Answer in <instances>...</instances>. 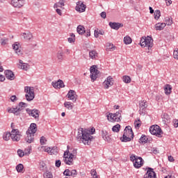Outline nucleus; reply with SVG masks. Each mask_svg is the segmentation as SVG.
Returning <instances> with one entry per match:
<instances>
[{"label":"nucleus","mask_w":178,"mask_h":178,"mask_svg":"<svg viewBox=\"0 0 178 178\" xmlns=\"http://www.w3.org/2000/svg\"><path fill=\"white\" fill-rule=\"evenodd\" d=\"M112 131H114V133H119L120 131V124H116L113 127Z\"/></svg>","instance_id":"obj_40"},{"label":"nucleus","mask_w":178,"mask_h":178,"mask_svg":"<svg viewBox=\"0 0 178 178\" xmlns=\"http://www.w3.org/2000/svg\"><path fill=\"white\" fill-rule=\"evenodd\" d=\"M165 27H166V24L165 23H157L155 24V29L156 30H163V29H165Z\"/></svg>","instance_id":"obj_30"},{"label":"nucleus","mask_w":178,"mask_h":178,"mask_svg":"<svg viewBox=\"0 0 178 178\" xmlns=\"http://www.w3.org/2000/svg\"><path fill=\"white\" fill-rule=\"evenodd\" d=\"M124 43L126 44V45L131 44V38H130V36H125L124 38Z\"/></svg>","instance_id":"obj_37"},{"label":"nucleus","mask_w":178,"mask_h":178,"mask_svg":"<svg viewBox=\"0 0 178 178\" xmlns=\"http://www.w3.org/2000/svg\"><path fill=\"white\" fill-rule=\"evenodd\" d=\"M174 126H175V127H178V120H175V123H174Z\"/></svg>","instance_id":"obj_64"},{"label":"nucleus","mask_w":178,"mask_h":178,"mask_svg":"<svg viewBox=\"0 0 178 178\" xmlns=\"http://www.w3.org/2000/svg\"><path fill=\"white\" fill-rule=\"evenodd\" d=\"M130 161L134 162V166L136 169H140L144 165V160L140 156H136V154L130 155Z\"/></svg>","instance_id":"obj_6"},{"label":"nucleus","mask_w":178,"mask_h":178,"mask_svg":"<svg viewBox=\"0 0 178 178\" xmlns=\"http://www.w3.org/2000/svg\"><path fill=\"white\" fill-rule=\"evenodd\" d=\"M26 106H27V104L21 102L19 104V106H17V107H18V108H21V109H23V108H26Z\"/></svg>","instance_id":"obj_50"},{"label":"nucleus","mask_w":178,"mask_h":178,"mask_svg":"<svg viewBox=\"0 0 178 178\" xmlns=\"http://www.w3.org/2000/svg\"><path fill=\"white\" fill-rule=\"evenodd\" d=\"M71 176H73V177H76V176H77V170H72L71 171Z\"/></svg>","instance_id":"obj_53"},{"label":"nucleus","mask_w":178,"mask_h":178,"mask_svg":"<svg viewBox=\"0 0 178 178\" xmlns=\"http://www.w3.org/2000/svg\"><path fill=\"white\" fill-rule=\"evenodd\" d=\"M6 79L8 80H15V74L11 70H7L5 71Z\"/></svg>","instance_id":"obj_22"},{"label":"nucleus","mask_w":178,"mask_h":178,"mask_svg":"<svg viewBox=\"0 0 178 178\" xmlns=\"http://www.w3.org/2000/svg\"><path fill=\"white\" fill-rule=\"evenodd\" d=\"M22 35L26 41H30L31 40H33V33H31V32L28 31L26 33H22Z\"/></svg>","instance_id":"obj_23"},{"label":"nucleus","mask_w":178,"mask_h":178,"mask_svg":"<svg viewBox=\"0 0 178 178\" xmlns=\"http://www.w3.org/2000/svg\"><path fill=\"white\" fill-rule=\"evenodd\" d=\"M112 80H113V78H112V76H108L106 80L104 81L103 86L104 88H106V90H108L109 87H112V86H113V81H112Z\"/></svg>","instance_id":"obj_14"},{"label":"nucleus","mask_w":178,"mask_h":178,"mask_svg":"<svg viewBox=\"0 0 178 178\" xmlns=\"http://www.w3.org/2000/svg\"><path fill=\"white\" fill-rule=\"evenodd\" d=\"M104 141H107V143H111V137L108 136H106L104 138H103Z\"/></svg>","instance_id":"obj_57"},{"label":"nucleus","mask_w":178,"mask_h":178,"mask_svg":"<svg viewBox=\"0 0 178 178\" xmlns=\"http://www.w3.org/2000/svg\"><path fill=\"white\" fill-rule=\"evenodd\" d=\"M167 6L172 5V0H165Z\"/></svg>","instance_id":"obj_62"},{"label":"nucleus","mask_w":178,"mask_h":178,"mask_svg":"<svg viewBox=\"0 0 178 178\" xmlns=\"http://www.w3.org/2000/svg\"><path fill=\"white\" fill-rule=\"evenodd\" d=\"M22 138V133L19 129H13L10 132H6L3 134V138L5 140V141H9V140H11L13 141H20V138Z\"/></svg>","instance_id":"obj_2"},{"label":"nucleus","mask_w":178,"mask_h":178,"mask_svg":"<svg viewBox=\"0 0 178 178\" xmlns=\"http://www.w3.org/2000/svg\"><path fill=\"white\" fill-rule=\"evenodd\" d=\"M121 113H122V111H119L115 113H113V114L114 115V117L119 118L120 119V118H122Z\"/></svg>","instance_id":"obj_47"},{"label":"nucleus","mask_w":178,"mask_h":178,"mask_svg":"<svg viewBox=\"0 0 178 178\" xmlns=\"http://www.w3.org/2000/svg\"><path fill=\"white\" fill-rule=\"evenodd\" d=\"M168 161L169 162H175V159L172 156H168Z\"/></svg>","instance_id":"obj_61"},{"label":"nucleus","mask_w":178,"mask_h":178,"mask_svg":"<svg viewBox=\"0 0 178 178\" xmlns=\"http://www.w3.org/2000/svg\"><path fill=\"white\" fill-rule=\"evenodd\" d=\"M108 136V131L103 130L102 131V138L104 139V138H106Z\"/></svg>","instance_id":"obj_52"},{"label":"nucleus","mask_w":178,"mask_h":178,"mask_svg":"<svg viewBox=\"0 0 178 178\" xmlns=\"http://www.w3.org/2000/svg\"><path fill=\"white\" fill-rule=\"evenodd\" d=\"M40 141L41 145H44L45 144V143H47V139L45 138V137L42 136V137L40 138Z\"/></svg>","instance_id":"obj_48"},{"label":"nucleus","mask_w":178,"mask_h":178,"mask_svg":"<svg viewBox=\"0 0 178 178\" xmlns=\"http://www.w3.org/2000/svg\"><path fill=\"white\" fill-rule=\"evenodd\" d=\"M135 126V129H140L141 127V120L140 119H138V120H136L134 123Z\"/></svg>","instance_id":"obj_42"},{"label":"nucleus","mask_w":178,"mask_h":178,"mask_svg":"<svg viewBox=\"0 0 178 178\" xmlns=\"http://www.w3.org/2000/svg\"><path fill=\"white\" fill-rule=\"evenodd\" d=\"M89 57L90 59L97 60V59H98V52H97L95 50H91L89 51Z\"/></svg>","instance_id":"obj_26"},{"label":"nucleus","mask_w":178,"mask_h":178,"mask_svg":"<svg viewBox=\"0 0 178 178\" xmlns=\"http://www.w3.org/2000/svg\"><path fill=\"white\" fill-rule=\"evenodd\" d=\"M149 132L153 136H156V137H162V129L160 126L158 125H152L149 128Z\"/></svg>","instance_id":"obj_8"},{"label":"nucleus","mask_w":178,"mask_h":178,"mask_svg":"<svg viewBox=\"0 0 178 178\" xmlns=\"http://www.w3.org/2000/svg\"><path fill=\"white\" fill-rule=\"evenodd\" d=\"M29 67H30V65L28 63H24L20 65V69H22V70H25V71L29 70Z\"/></svg>","instance_id":"obj_43"},{"label":"nucleus","mask_w":178,"mask_h":178,"mask_svg":"<svg viewBox=\"0 0 178 178\" xmlns=\"http://www.w3.org/2000/svg\"><path fill=\"white\" fill-rule=\"evenodd\" d=\"M45 152H48L50 155H55V154L58 153V147H47L44 149Z\"/></svg>","instance_id":"obj_21"},{"label":"nucleus","mask_w":178,"mask_h":178,"mask_svg":"<svg viewBox=\"0 0 178 178\" xmlns=\"http://www.w3.org/2000/svg\"><path fill=\"white\" fill-rule=\"evenodd\" d=\"M173 56H174L175 59L178 60V49H176L175 50H174Z\"/></svg>","instance_id":"obj_51"},{"label":"nucleus","mask_w":178,"mask_h":178,"mask_svg":"<svg viewBox=\"0 0 178 178\" xmlns=\"http://www.w3.org/2000/svg\"><path fill=\"white\" fill-rule=\"evenodd\" d=\"M51 85L54 88H63L65 87V83L63 81L59 79L57 82H52Z\"/></svg>","instance_id":"obj_19"},{"label":"nucleus","mask_w":178,"mask_h":178,"mask_svg":"<svg viewBox=\"0 0 178 178\" xmlns=\"http://www.w3.org/2000/svg\"><path fill=\"white\" fill-rule=\"evenodd\" d=\"M101 17L102 19H106V12H102L100 14Z\"/></svg>","instance_id":"obj_56"},{"label":"nucleus","mask_w":178,"mask_h":178,"mask_svg":"<svg viewBox=\"0 0 178 178\" xmlns=\"http://www.w3.org/2000/svg\"><path fill=\"white\" fill-rule=\"evenodd\" d=\"M131 138L130 136H127L126 134H123L122 138H121V141L122 143H127L129 141H131Z\"/></svg>","instance_id":"obj_32"},{"label":"nucleus","mask_w":178,"mask_h":178,"mask_svg":"<svg viewBox=\"0 0 178 178\" xmlns=\"http://www.w3.org/2000/svg\"><path fill=\"white\" fill-rule=\"evenodd\" d=\"M124 134H126L128 137L134 138V133L133 132V129H131V127L130 126L125 127L124 130Z\"/></svg>","instance_id":"obj_16"},{"label":"nucleus","mask_w":178,"mask_h":178,"mask_svg":"<svg viewBox=\"0 0 178 178\" xmlns=\"http://www.w3.org/2000/svg\"><path fill=\"white\" fill-rule=\"evenodd\" d=\"M56 13H58V15H59L60 16H62V10L57 8L56 10Z\"/></svg>","instance_id":"obj_60"},{"label":"nucleus","mask_w":178,"mask_h":178,"mask_svg":"<svg viewBox=\"0 0 178 178\" xmlns=\"http://www.w3.org/2000/svg\"><path fill=\"white\" fill-rule=\"evenodd\" d=\"M1 45H7V44H9V38H3L0 40Z\"/></svg>","instance_id":"obj_36"},{"label":"nucleus","mask_w":178,"mask_h":178,"mask_svg":"<svg viewBox=\"0 0 178 178\" xmlns=\"http://www.w3.org/2000/svg\"><path fill=\"white\" fill-rule=\"evenodd\" d=\"M95 38H98V37H99V31L95 30Z\"/></svg>","instance_id":"obj_58"},{"label":"nucleus","mask_w":178,"mask_h":178,"mask_svg":"<svg viewBox=\"0 0 178 178\" xmlns=\"http://www.w3.org/2000/svg\"><path fill=\"white\" fill-rule=\"evenodd\" d=\"M67 150L64 152L63 161L66 165H73V158L76 156L77 154L76 149H72L71 153L69 152V146L67 147Z\"/></svg>","instance_id":"obj_4"},{"label":"nucleus","mask_w":178,"mask_h":178,"mask_svg":"<svg viewBox=\"0 0 178 178\" xmlns=\"http://www.w3.org/2000/svg\"><path fill=\"white\" fill-rule=\"evenodd\" d=\"M63 175H64V176H72V171H70V170H69V169H66L63 172Z\"/></svg>","instance_id":"obj_46"},{"label":"nucleus","mask_w":178,"mask_h":178,"mask_svg":"<svg viewBox=\"0 0 178 178\" xmlns=\"http://www.w3.org/2000/svg\"><path fill=\"white\" fill-rule=\"evenodd\" d=\"M23 111V108L17 106L16 108H10L8 109L9 113H14V115H16L17 116L18 115H20L19 112H22Z\"/></svg>","instance_id":"obj_17"},{"label":"nucleus","mask_w":178,"mask_h":178,"mask_svg":"<svg viewBox=\"0 0 178 178\" xmlns=\"http://www.w3.org/2000/svg\"><path fill=\"white\" fill-rule=\"evenodd\" d=\"M26 3V0H11V5L14 6V8H22L24 6Z\"/></svg>","instance_id":"obj_11"},{"label":"nucleus","mask_w":178,"mask_h":178,"mask_svg":"<svg viewBox=\"0 0 178 178\" xmlns=\"http://www.w3.org/2000/svg\"><path fill=\"white\" fill-rule=\"evenodd\" d=\"M44 178H53L54 175H52V172H46L43 174Z\"/></svg>","instance_id":"obj_44"},{"label":"nucleus","mask_w":178,"mask_h":178,"mask_svg":"<svg viewBox=\"0 0 178 178\" xmlns=\"http://www.w3.org/2000/svg\"><path fill=\"white\" fill-rule=\"evenodd\" d=\"M64 54H65V52L62 49H60L58 51V52L56 54V58L59 62H62V60H63Z\"/></svg>","instance_id":"obj_27"},{"label":"nucleus","mask_w":178,"mask_h":178,"mask_svg":"<svg viewBox=\"0 0 178 178\" xmlns=\"http://www.w3.org/2000/svg\"><path fill=\"white\" fill-rule=\"evenodd\" d=\"M165 91L166 95H169V94L172 92V86L169 84L165 85Z\"/></svg>","instance_id":"obj_34"},{"label":"nucleus","mask_w":178,"mask_h":178,"mask_svg":"<svg viewBox=\"0 0 178 178\" xmlns=\"http://www.w3.org/2000/svg\"><path fill=\"white\" fill-rule=\"evenodd\" d=\"M140 44L142 48H145V47H147L148 49L147 52H151L152 48L154 47V40H152L151 37L143 38L140 40Z\"/></svg>","instance_id":"obj_5"},{"label":"nucleus","mask_w":178,"mask_h":178,"mask_svg":"<svg viewBox=\"0 0 178 178\" xmlns=\"http://www.w3.org/2000/svg\"><path fill=\"white\" fill-rule=\"evenodd\" d=\"M92 138L94 137L91 136V131L83 128L78 129L76 139L79 143H82L84 145H90L91 141H92Z\"/></svg>","instance_id":"obj_1"},{"label":"nucleus","mask_w":178,"mask_h":178,"mask_svg":"<svg viewBox=\"0 0 178 178\" xmlns=\"http://www.w3.org/2000/svg\"><path fill=\"white\" fill-rule=\"evenodd\" d=\"M23 169H24V166L22 163H19L16 166V170L18 173H23Z\"/></svg>","instance_id":"obj_33"},{"label":"nucleus","mask_w":178,"mask_h":178,"mask_svg":"<svg viewBox=\"0 0 178 178\" xmlns=\"http://www.w3.org/2000/svg\"><path fill=\"white\" fill-rule=\"evenodd\" d=\"M109 26L113 30H118L120 27H123V24L119 22H109Z\"/></svg>","instance_id":"obj_20"},{"label":"nucleus","mask_w":178,"mask_h":178,"mask_svg":"<svg viewBox=\"0 0 178 178\" xmlns=\"http://www.w3.org/2000/svg\"><path fill=\"white\" fill-rule=\"evenodd\" d=\"M60 165H62V163L60 162V160H56V168H60Z\"/></svg>","instance_id":"obj_55"},{"label":"nucleus","mask_w":178,"mask_h":178,"mask_svg":"<svg viewBox=\"0 0 178 178\" xmlns=\"http://www.w3.org/2000/svg\"><path fill=\"white\" fill-rule=\"evenodd\" d=\"M17 152L19 158H23L24 155H30V149H25L24 151L19 149Z\"/></svg>","instance_id":"obj_18"},{"label":"nucleus","mask_w":178,"mask_h":178,"mask_svg":"<svg viewBox=\"0 0 178 178\" xmlns=\"http://www.w3.org/2000/svg\"><path fill=\"white\" fill-rule=\"evenodd\" d=\"M107 119L109 122H120V118H115L113 113H109L107 115Z\"/></svg>","instance_id":"obj_25"},{"label":"nucleus","mask_w":178,"mask_h":178,"mask_svg":"<svg viewBox=\"0 0 178 178\" xmlns=\"http://www.w3.org/2000/svg\"><path fill=\"white\" fill-rule=\"evenodd\" d=\"M164 178H176L174 175H168V176H165Z\"/></svg>","instance_id":"obj_63"},{"label":"nucleus","mask_w":178,"mask_h":178,"mask_svg":"<svg viewBox=\"0 0 178 178\" xmlns=\"http://www.w3.org/2000/svg\"><path fill=\"white\" fill-rule=\"evenodd\" d=\"M148 106L147 105V101L143 100V102H139V108H140V112L142 111V113H144L145 111V108Z\"/></svg>","instance_id":"obj_24"},{"label":"nucleus","mask_w":178,"mask_h":178,"mask_svg":"<svg viewBox=\"0 0 178 178\" xmlns=\"http://www.w3.org/2000/svg\"><path fill=\"white\" fill-rule=\"evenodd\" d=\"M148 141V138L145 135H142L140 138L139 139V143H142L145 144Z\"/></svg>","instance_id":"obj_38"},{"label":"nucleus","mask_w":178,"mask_h":178,"mask_svg":"<svg viewBox=\"0 0 178 178\" xmlns=\"http://www.w3.org/2000/svg\"><path fill=\"white\" fill-rule=\"evenodd\" d=\"M122 81H124V83H126L127 84H128L129 83H130L131 81V78H130V76H123Z\"/></svg>","instance_id":"obj_39"},{"label":"nucleus","mask_w":178,"mask_h":178,"mask_svg":"<svg viewBox=\"0 0 178 178\" xmlns=\"http://www.w3.org/2000/svg\"><path fill=\"white\" fill-rule=\"evenodd\" d=\"M108 47H109V51H115V47L113 44H110Z\"/></svg>","instance_id":"obj_59"},{"label":"nucleus","mask_w":178,"mask_h":178,"mask_svg":"<svg viewBox=\"0 0 178 178\" xmlns=\"http://www.w3.org/2000/svg\"><path fill=\"white\" fill-rule=\"evenodd\" d=\"M65 108H67V109L72 111L73 109V107L74 106V104L70 102H65L64 103Z\"/></svg>","instance_id":"obj_31"},{"label":"nucleus","mask_w":178,"mask_h":178,"mask_svg":"<svg viewBox=\"0 0 178 178\" xmlns=\"http://www.w3.org/2000/svg\"><path fill=\"white\" fill-rule=\"evenodd\" d=\"M13 49H15L17 55H22V51L19 49V42H15L13 44Z\"/></svg>","instance_id":"obj_29"},{"label":"nucleus","mask_w":178,"mask_h":178,"mask_svg":"<svg viewBox=\"0 0 178 178\" xmlns=\"http://www.w3.org/2000/svg\"><path fill=\"white\" fill-rule=\"evenodd\" d=\"M97 65H92L90 67V79L93 81L97 80V77H98V74H99V71L97 70Z\"/></svg>","instance_id":"obj_9"},{"label":"nucleus","mask_w":178,"mask_h":178,"mask_svg":"<svg viewBox=\"0 0 178 178\" xmlns=\"http://www.w3.org/2000/svg\"><path fill=\"white\" fill-rule=\"evenodd\" d=\"M67 97L68 99L72 101V102H76V101H77V95H76V91L73 90H70L68 91Z\"/></svg>","instance_id":"obj_12"},{"label":"nucleus","mask_w":178,"mask_h":178,"mask_svg":"<svg viewBox=\"0 0 178 178\" xmlns=\"http://www.w3.org/2000/svg\"><path fill=\"white\" fill-rule=\"evenodd\" d=\"M17 99V97H16V95H13L10 97V101L12 102H16Z\"/></svg>","instance_id":"obj_54"},{"label":"nucleus","mask_w":178,"mask_h":178,"mask_svg":"<svg viewBox=\"0 0 178 178\" xmlns=\"http://www.w3.org/2000/svg\"><path fill=\"white\" fill-rule=\"evenodd\" d=\"M154 19L156 20H158V19H159V17H161V10H157L154 11Z\"/></svg>","instance_id":"obj_45"},{"label":"nucleus","mask_w":178,"mask_h":178,"mask_svg":"<svg viewBox=\"0 0 178 178\" xmlns=\"http://www.w3.org/2000/svg\"><path fill=\"white\" fill-rule=\"evenodd\" d=\"M76 31L80 35H83L86 33V28L83 25H79L76 28Z\"/></svg>","instance_id":"obj_28"},{"label":"nucleus","mask_w":178,"mask_h":178,"mask_svg":"<svg viewBox=\"0 0 178 178\" xmlns=\"http://www.w3.org/2000/svg\"><path fill=\"white\" fill-rule=\"evenodd\" d=\"M70 37L71 38H67V40L68 42L72 44V42H74L76 41V35H74V33H70Z\"/></svg>","instance_id":"obj_41"},{"label":"nucleus","mask_w":178,"mask_h":178,"mask_svg":"<svg viewBox=\"0 0 178 178\" xmlns=\"http://www.w3.org/2000/svg\"><path fill=\"white\" fill-rule=\"evenodd\" d=\"M90 174L93 176V178H98V175H97V171L95 170H92Z\"/></svg>","instance_id":"obj_49"},{"label":"nucleus","mask_w":178,"mask_h":178,"mask_svg":"<svg viewBox=\"0 0 178 178\" xmlns=\"http://www.w3.org/2000/svg\"><path fill=\"white\" fill-rule=\"evenodd\" d=\"M86 8H87V6L83 2L78 1L76 3V6L75 7V9L77 12L81 13L83 12H86Z\"/></svg>","instance_id":"obj_13"},{"label":"nucleus","mask_w":178,"mask_h":178,"mask_svg":"<svg viewBox=\"0 0 178 178\" xmlns=\"http://www.w3.org/2000/svg\"><path fill=\"white\" fill-rule=\"evenodd\" d=\"M143 178H156V174L154 172V169L148 168Z\"/></svg>","instance_id":"obj_15"},{"label":"nucleus","mask_w":178,"mask_h":178,"mask_svg":"<svg viewBox=\"0 0 178 178\" xmlns=\"http://www.w3.org/2000/svg\"><path fill=\"white\" fill-rule=\"evenodd\" d=\"M24 92H26L25 97L26 101H33V99H34V98L35 97L33 87L25 86Z\"/></svg>","instance_id":"obj_7"},{"label":"nucleus","mask_w":178,"mask_h":178,"mask_svg":"<svg viewBox=\"0 0 178 178\" xmlns=\"http://www.w3.org/2000/svg\"><path fill=\"white\" fill-rule=\"evenodd\" d=\"M26 113L29 115V116H32V118H34L36 120H39L40 118V111L37 109H30L26 108Z\"/></svg>","instance_id":"obj_10"},{"label":"nucleus","mask_w":178,"mask_h":178,"mask_svg":"<svg viewBox=\"0 0 178 178\" xmlns=\"http://www.w3.org/2000/svg\"><path fill=\"white\" fill-rule=\"evenodd\" d=\"M37 133V124L35 123H31L29 128L26 131V136L25 137V141L28 144L34 143V134Z\"/></svg>","instance_id":"obj_3"},{"label":"nucleus","mask_w":178,"mask_h":178,"mask_svg":"<svg viewBox=\"0 0 178 178\" xmlns=\"http://www.w3.org/2000/svg\"><path fill=\"white\" fill-rule=\"evenodd\" d=\"M165 24L166 26H172V24H173V20L172 19V17H167L165 18Z\"/></svg>","instance_id":"obj_35"}]
</instances>
